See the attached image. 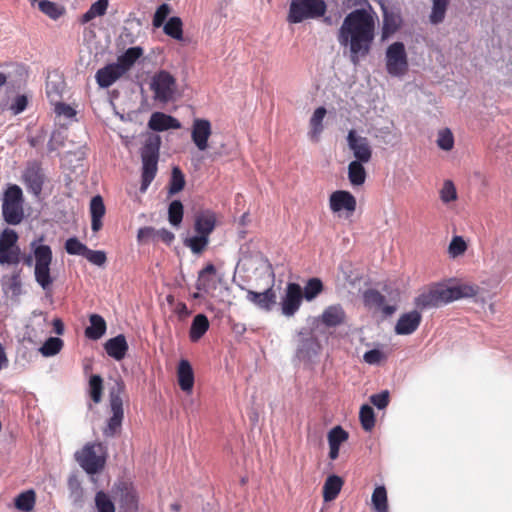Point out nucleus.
Returning a JSON list of instances; mask_svg holds the SVG:
<instances>
[{
  "label": "nucleus",
  "mask_w": 512,
  "mask_h": 512,
  "mask_svg": "<svg viewBox=\"0 0 512 512\" xmlns=\"http://www.w3.org/2000/svg\"><path fill=\"white\" fill-rule=\"evenodd\" d=\"M63 89V81L55 75V79H52L50 76L46 82V94L48 98L54 102L61 98Z\"/></svg>",
  "instance_id": "nucleus-43"
},
{
  "label": "nucleus",
  "mask_w": 512,
  "mask_h": 512,
  "mask_svg": "<svg viewBox=\"0 0 512 512\" xmlns=\"http://www.w3.org/2000/svg\"><path fill=\"white\" fill-rule=\"evenodd\" d=\"M91 229L98 232L102 227V218L105 214V205L100 195H96L90 202Z\"/></svg>",
  "instance_id": "nucleus-27"
},
{
  "label": "nucleus",
  "mask_w": 512,
  "mask_h": 512,
  "mask_svg": "<svg viewBox=\"0 0 512 512\" xmlns=\"http://www.w3.org/2000/svg\"><path fill=\"white\" fill-rule=\"evenodd\" d=\"M43 242V235L34 239L30 243L31 253L23 255L21 260L29 267L32 266L33 261H35V281L43 290H48L53 283V278L50 275V265L52 263L53 253L51 247Z\"/></svg>",
  "instance_id": "nucleus-2"
},
{
  "label": "nucleus",
  "mask_w": 512,
  "mask_h": 512,
  "mask_svg": "<svg viewBox=\"0 0 512 512\" xmlns=\"http://www.w3.org/2000/svg\"><path fill=\"white\" fill-rule=\"evenodd\" d=\"M440 199L444 204H449L457 199V190L451 180H445L440 189Z\"/></svg>",
  "instance_id": "nucleus-54"
},
{
  "label": "nucleus",
  "mask_w": 512,
  "mask_h": 512,
  "mask_svg": "<svg viewBox=\"0 0 512 512\" xmlns=\"http://www.w3.org/2000/svg\"><path fill=\"white\" fill-rule=\"evenodd\" d=\"M385 358L382 351L371 349L364 353L363 360L370 365H377Z\"/></svg>",
  "instance_id": "nucleus-61"
},
{
  "label": "nucleus",
  "mask_w": 512,
  "mask_h": 512,
  "mask_svg": "<svg viewBox=\"0 0 512 512\" xmlns=\"http://www.w3.org/2000/svg\"><path fill=\"white\" fill-rule=\"evenodd\" d=\"M55 113L57 115H63L66 118H72L76 114L75 110L70 105L65 104L63 102L56 103Z\"/></svg>",
  "instance_id": "nucleus-64"
},
{
  "label": "nucleus",
  "mask_w": 512,
  "mask_h": 512,
  "mask_svg": "<svg viewBox=\"0 0 512 512\" xmlns=\"http://www.w3.org/2000/svg\"><path fill=\"white\" fill-rule=\"evenodd\" d=\"M23 192L16 184H10L2 197V216L9 225H18L24 218Z\"/></svg>",
  "instance_id": "nucleus-7"
},
{
  "label": "nucleus",
  "mask_w": 512,
  "mask_h": 512,
  "mask_svg": "<svg viewBox=\"0 0 512 512\" xmlns=\"http://www.w3.org/2000/svg\"><path fill=\"white\" fill-rule=\"evenodd\" d=\"M184 207L180 200H173L168 207V221L173 227H179L183 220Z\"/></svg>",
  "instance_id": "nucleus-39"
},
{
  "label": "nucleus",
  "mask_w": 512,
  "mask_h": 512,
  "mask_svg": "<svg viewBox=\"0 0 512 512\" xmlns=\"http://www.w3.org/2000/svg\"><path fill=\"white\" fill-rule=\"evenodd\" d=\"M371 500L376 512H388L387 492L384 486L374 489Z\"/></svg>",
  "instance_id": "nucleus-41"
},
{
  "label": "nucleus",
  "mask_w": 512,
  "mask_h": 512,
  "mask_svg": "<svg viewBox=\"0 0 512 512\" xmlns=\"http://www.w3.org/2000/svg\"><path fill=\"white\" fill-rule=\"evenodd\" d=\"M150 88L156 101L168 103L174 99L177 90L176 79L168 71L160 70L152 77Z\"/></svg>",
  "instance_id": "nucleus-9"
},
{
  "label": "nucleus",
  "mask_w": 512,
  "mask_h": 512,
  "mask_svg": "<svg viewBox=\"0 0 512 512\" xmlns=\"http://www.w3.org/2000/svg\"><path fill=\"white\" fill-rule=\"evenodd\" d=\"M459 286L438 284L415 298V306L421 310L440 307L465 296Z\"/></svg>",
  "instance_id": "nucleus-6"
},
{
  "label": "nucleus",
  "mask_w": 512,
  "mask_h": 512,
  "mask_svg": "<svg viewBox=\"0 0 512 512\" xmlns=\"http://www.w3.org/2000/svg\"><path fill=\"white\" fill-rule=\"evenodd\" d=\"M23 181L26 188L35 196H39L42 192L44 175L40 165L36 162L28 165L23 173Z\"/></svg>",
  "instance_id": "nucleus-16"
},
{
  "label": "nucleus",
  "mask_w": 512,
  "mask_h": 512,
  "mask_svg": "<svg viewBox=\"0 0 512 512\" xmlns=\"http://www.w3.org/2000/svg\"><path fill=\"white\" fill-rule=\"evenodd\" d=\"M103 380L100 375H92L89 379V395L94 403L102 400Z\"/></svg>",
  "instance_id": "nucleus-47"
},
{
  "label": "nucleus",
  "mask_w": 512,
  "mask_h": 512,
  "mask_svg": "<svg viewBox=\"0 0 512 512\" xmlns=\"http://www.w3.org/2000/svg\"><path fill=\"white\" fill-rule=\"evenodd\" d=\"M65 250L69 255H78L84 257L88 247L79 241L76 237H70L65 242Z\"/></svg>",
  "instance_id": "nucleus-52"
},
{
  "label": "nucleus",
  "mask_w": 512,
  "mask_h": 512,
  "mask_svg": "<svg viewBox=\"0 0 512 512\" xmlns=\"http://www.w3.org/2000/svg\"><path fill=\"white\" fill-rule=\"evenodd\" d=\"M374 18L366 9L351 11L344 18L337 34L341 47L349 48V59L357 66L370 52L374 40Z\"/></svg>",
  "instance_id": "nucleus-1"
},
{
  "label": "nucleus",
  "mask_w": 512,
  "mask_h": 512,
  "mask_svg": "<svg viewBox=\"0 0 512 512\" xmlns=\"http://www.w3.org/2000/svg\"><path fill=\"white\" fill-rule=\"evenodd\" d=\"M422 316L417 310L404 313L395 325L397 335H410L417 330L421 323Z\"/></svg>",
  "instance_id": "nucleus-19"
},
{
  "label": "nucleus",
  "mask_w": 512,
  "mask_h": 512,
  "mask_svg": "<svg viewBox=\"0 0 512 512\" xmlns=\"http://www.w3.org/2000/svg\"><path fill=\"white\" fill-rule=\"evenodd\" d=\"M348 148L352 151L354 160L364 163L370 162L372 148L368 138L359 135L354 129L350 130L346 137Z\"/></svg>",
  "instance_id": "nucleus-12"
},
{
  "label": "nucleus",
  "mask_w": 512,
  "mask_h": 512,
  "mask_svg": "<svg viewBox=\"0 0 512 512\" xmlns=\"http://www.w3.org/2000/svg\"><path fill=\"white\" fill-rule=\"evenodd\" d=\"M161 138L158 135L149 136L141 148L142 173L140 191L145 192L154 180L158 170Z\"/></svg>",
  "instance_id": "nucleus-3"
},
{
  "label": "nucleus",
  "mask_w": 512,
  "mask_h": 512,
  "mask_svg": "<svg viewBox=\"0 0 512 512\" xmlns=\"http://www.w3.org/2000/svg\"><path fill=\"white\" fill-rule=\"evenodd\" d=\"M18 238L15 230L5 228L0 234V253L7 250V248L14 247L17 244Z\"/></svg>",
  "instance_id": "nucleus-49"
},
{
  "label": "nucleus",
  "mask_w": 512,
  "mask_h": 512,
  "mask_svg": "<svg viewBox=\"0 0 512 512\" xmlns=\"http://www.w3.org/2000/svg\"><path fill=\"white\" fill-rule=\"evenodd\" d=\"M400 17L387 8H383L382 38H387L399 28Z\"/></svg>",
  "instance_id": "nucleus-35"
},
{
  "label": "nucleus",
  "mask_w": 512,
  "mask_h": 512,
  "mask_svg": "<svg viewBox=\"0 0 512 512\" xmlns=\"http://www.w3.org/2000/svg\"><path fill=\"white\" fill-rule=\"evenodd\" d=\"M343 481L337 475L327 477L323 486V498L326 502L334 500L341 491Z\"/></svg>",
  "instance_id": "nucleus-32"
},
{
  "label": "nucleus",
  "mask_w": 512,
  "mask_h": 512,
  "mask_svg": "<svg viewBox=\"0 0 512 512\" xmlns=\"http://www.w3.org/2000/svg\"><path fill=\"white\" fill-rule=\"evenodd\" d=\"M299 343L296 350V356L304 362H311L317 356L320 345L316 337L307 330L299 332Z\"/></svg>",
  "instance_id": "nucleus-14"
},
{
  "label": "nucleus",
  "mask_w": 512,
  "mask_h": 512,
  "mask_svg": "<svg viewBox=\"0 0 512 512\" xmlns=\"http://www.w3.org/2000/svg\"><path fill=\"white\" fill-rule=\"evenodd\" d=\"M143 53L144 50L140 46L130 47L117 58L116 63L127 73Z\"/></svg>",
  "instance_id": "nucleus-29"
},
{
  "label": "nucleus",
  "mask_w": 512,
  "mask_h": 512,
  "mask_svg": "<svg viewBox=\"0 0 512 512\" xmlns=\"http://www.w3.org/2000/svg\"><path fill=\"white\" fill-rule=\"evenodd\" d=\"M106 353L116 361L122 360L128 351V343L123 334L110 338L104 344Z\"/></svg>",
  "instance_id": "nucleus-22"
},
{
  "label": "nucleus",
  "mask_w": 512,
  "mask_h": 512,
  "mask_svg": "<svg viewBox=\"0 0 512 512\" xmlns=\"http://www.w3.org/2000/svg\"><path fill=\"white\" fill-rule=\"evenodd\" d=\"M302 300V287L297 283H288L281 301L282 314L286 317L293 316L299 310Z\"/></svg>",
  "instance_id": "nucleus-13"
},
{
  "label": "nucleus",
  "mask_w": 512,
  "mask_h": 512,
  "mask_svg": "<svg viewBox=\"0 0 512 512\" xmlns=\"http://www.w3.org/2000/svg\"><path fill=\"white\" fill-rule=\"evenodd\" d=\"M182 20L177 17H171L163 26L164 33L173 39L182 40L183 29Z\"/></svg>",
  "instance_id": "nucleus-40"
},
{
  "label": "nucleus",
  "mask_w": 512,
  "mask_h": 512,
  "mask_svg": "<svg viewBox=\"0 0 512 512\" xmlns=\"http://www.w3.org/2000/svg\"><path fill=\"white\" fill-rule=\"evenodd\" d=\"M108 8V0H97L90 8L82 15L81 23L85 24L90 22L96 17L103 16Z\"/></svg>",
  "instance_id": "nucleus-37"
},
{
  "label": "nucleus",
  "mask_w": 512,
  "mask_h": 512,
  "mask_svg": "<svg viewBox=\"0 0 512 512\" xmlns=\"http://www.w3.org/2000/svg\"><path fill=\"white\" fill-rule=\"evenodd\" d=\"M38 8L41 12L54 20L58 19L62 14V10L58 7V5L48 0L39 1Z\"/></svg>",
  "instance_id": "nucleus-55"
},
{
  "label": "nucleus",
  "mask_w": 512,
  "mask_h": 512,
  "mask_svg": "<svg viewBox=\"0 0 512 512\" xmlns=\"http://www.w3.org/2000/svg\"><path fill=\"white\" fill-rule=\"evenodd\" d=\"M100 443H88L81 451L76 452L75 458L81 468L90 475L100 472L105 465V458L98 455L97 450H101Z\"/></svg>",
  "instance_id": "nucleus-11"
},
{
  "label": "nucleus",
  "mask_w": 512,
  "mask_h": 512,
  "mask_svg": "<svg viewBox=\"0 0 512 512\" xmlns=\"http://www.w3.org/2000/svg\"><path fill=\"white\" fill-rule=\"evenodd\" d=\"M216 225L215 214L210 210L201 211L195 216L194 229L197 234L206 236L213 232Z\"/></svg>",
  "instance_id": "nucleus-21"
},
{
  "label": "nucleus",
  "mask_w": 512,
  "mask_h": 512,
  "mask_svg": "<svg viewBox=\"0 0 512 512\" xmlns=\"http://www.w3.org/2000/svg\"><path fill=\"white\" fill-rule=\"evenodd\" d=\"M346 313L340 304L328 306L321 315L322 323L327 327H336L344 323Z\"/></svg>",
  "instance_id": "nucleus-25"
},
{
  "label": "nucleus",
  "mask_w": 512,
  "mask_h": 512,
  "mask_svg": "<svg viewBox=\"0 0 512 512\" xmlns=\"http://www.w3.org/2000/svg\"><path fill=\"white\" fill-rule=\"evenodd\" d=\"M327 437L329 446H336L340 448V445L348 439V433L338 425L328 432Z\"/></svg>",
  "instance_id": "nucleus-51"
},
{
  "label": "nucleus",
  "mask_w": 512,
  "mask_h": 512,
  "mask_svg": "<svg viewBox=\"0 0 512 512\" xmlns=\"http://www.w3.org/2000/svg\"><path fill=\"white\" fill-rule=\"evenodd\" d=\"M36 503V493L33 489L21 492L14 500L15 507L22 512H30Z\"/></svg>",
  "instance_id": "nucleus-33"
},
{
  "label": "nucleus",
  "mask_w": 512,
  "mask_h": 512,
  "mask_svg": "<svg viewBox=\"0 0 512 512\" xmlns=\"http://www.w3.org/2000/svg\"><path fill=\"white\" fill-rule=\"evenodd\" d=\"M68 488L70 491V498L75 505H79L83 501V490L80 482L75 476H70L68 479Z\"/></svg>",
  "instance_id": "nucleus-53"
},
{
  "label": "nucleus",
  "mask_w": 512,
  "mask_h": 512,
  "mask_svg": "<svg viewBox=\"0 0 512 512\" xmlns=\"http://www.w3.org/2000/svg\"><path fill=\"white\" fill-rule=\"evenodd\" d=\"M4 292H11L13 296L21 294L20 272H14L10 276H4L1 280Z\"/></svg>",
  "instance_id": "nucleus-38"
},
{
  "label": "nucleus",
  "mask_w": 512,
  "mask_h": 512,
  "mask_svg": "<svg viewBox=\"0 0 512 512\" xmlns=\"http://www.w3.org/2000/svg\"><path fill=\"white\" fill-rule=\"evenodd\" d=\"M327 10L324 0H291L287 21L292 24L323 17Z\"/></svg>",
  "instance_id": "nucleus-8"
},
{
  "label": "nucleus",
  "mask_w": 512,
  "mask_h": 512,
  "mask_svg": "<svg viewBox=\"0 0 512 512\" xmlns=\"http://www.w3.org/2000/svg\"><path fill=\"white\" fill-rule=\"evenodd\" d=\"M359 419L365 431H371L375 426V413L370 405H362L359 412Z\"/></svg>",
  "instance_id": "nucleus-46"
},
{
  "label": "nucleus",
  "mask_w": 512,
  "mask_h": 512,
  "mask_svg": "<svg viewBox=\"0 0 512 512\" xmlns=\"http://www.w3.org/2000/svg\"><path fill=\"white\" fill-rule=\"evenodd\" d=\"M437 145L444 151H449L454 146V137L450 129L445 128L438 132Z\"/></svg>",
  "instance_id": "nucleus-56"
},
{
  "label": "nucleus",
  "mask_w": 512,
  "mask_h": 512,
  "mask_svg": "<svg viewBox=\"0 0 512 512\" xmlns=\"http://www.w3.org/2000/svg\"><path fill=\"white\" fill-rule=\"evenodd\" d=\"M356 204L355 197L349 191L345 190L335 191L329 198L330 209L333 212H340L342 210L354 212Z\"/></svg>",
  "instance_id": "nucleus-17"
},
{
  "label": "nucleus",
  "mask_w": 512,
  "mask_h": 512,
  "mask_svg": "<svg viewBox=\"0 0 512 512\" xmlns=\"http://www.w3.org/2000/svg\"><path fill=\"white\" fill-rule=\"evenodd\" d=\"M363 298H364V303L366 306L378 308V309L382 310V312L386 316H390L396 311L395 306L385 305V301H386L385 296L382 295L377 290H373V289L367 290L364 293Z\"/></svg>",
  "instance_id": "nucleus-23"
},
{
  "label": "nucleus",
  "mask_w": 512,
  "mask_h": 512,
  "mask_svg": "<svg viewBox=\"0 0 512 512\" xmlns=\"http://www.w3.org/2000/svg\"><path fill=\"white\" fill-rule=\"evenodd\" d=\"M212 134L211 122L204 118H195L191 127V139L197 149L201 152L210 151L207 153V157L211 161H215L222 156L228 155L229 151L224 143L219 147H215L208 143V140Z\"/></svg>",
  "instance_id": "nucleus-4"
},
{
  "label": "nucleus",
  "mask_w": 512,
  "mask_h": 512,
  "mask_svg": "<svg viewBox=\"0 0 512 512\" xmlns=\"http://www.w3.org/2000/svg\"><path fill=\"white\" fill-rule=\"evenodd\" d=\"M450 0H432V8L429 14V22L438 25L445 19Z\"/></svg>",
  "instance_id": "nucleus-34"
},
{
  "label": "nucleus",
  "mask_w": 512,
  "mask_h": 512,
  "mask_svg": "<svg viewBox=\"0 0 512 512\" xmlns=\"http://www.w3.org/2000/svg\"><path fill=\"white\" fill-rule=\"evenodd\" d=\"M246 300L261 311L270 312L276 305L277 295L273 286L263 292L246 290Z\"/></svg>",
  "instance_id": "nucleus-15"
},
{
  "label": "nucleus",
  "mask_w": 512,
  "mask_h": 512,
  "mask_svg": "<svg viewBox=\"0 0 512 512\" xmlns=\"http://www.w3.org/2000/svg\"><path fill=\"white\" fill-rule=\"evenodd\" d=\"M148 127L153 131L161 132L169 129H179L181 123L173 116L162 112H154L150 116Z\"/></svg>",
  "instance_id": "nucleus-20"
},
{
  "label": "nucleus",
  "mask_w": 512,
  "mask_h": 512,
  "mask_svg": "<svg viewBox=\"0 0 512 512\" xmlns=\"http://www.w3.org/2000/svg\"><path fill=\"white\" fill-rule=\"evenodd\" d=\"M323 290L322 281L319 278H311L302 289L303 298L307 301L315 299Z\"/></svg>",
  "instance_id": "nucleus-42"
},
{
  "label": "nucleus",
  "mask_w": 512,
  "mask_h": 512,
  "mask_svg": "<svg viewBox=\"0 0 512 512\" xmlns=\"http://www.w3.org/2000/svg\"><path fill=\"white\" fill-rule=\"evenodd\" d=\"M209 329V320L205 314H197L191 323L189 337L192 342L200 340Z\"/></svg>",
  "instance_id": "nucleus-30"
},
{
  "label": "nucleus",
  "mask_w": 512,
  "mask_h": 512,
  "mask_svg": "<svg viewBox=\"0 0 512 512\" xmlns=\"http://www.w3.org/2000/svg\"><path fill=\"white\" fill-rule=\"evenodd\" d=\"M95 505L97 512H115L114 503L109 496L103 492L98 491L95 495Z\"/></svg>",
  "instance_id": "nucleus-50"
},
{
  "label": "nucleus",
  "mask_w": 512,
  "mask_h": 512,
  "mask_svg": "<svg viewBox=\"0 0 512 512\" xmlns=\"http://www.w3.org/2000/svg\"><path fill=\"white\" fill-rule=\"evenodd\" d=\"M387 73L393 77H402L408 70V59L402 42L389 45L385 53Z\"/></svg>",
  "instance_id": "nucleus-10"
},
{
  "label": "nucleus",
  "mask_w": 512,
  "mask_h": 512,
  "mask_svg": "<svg viewBox=\"0 0 512 512\" xmlns=\"http://www.w3.org/2000/svg\"><path fill=\"white\" fill-rule=\"evenodd\" d=\"M125 391V384L120 379L115 380L113 386L109 390L111 416L107 419L106 426L103 429V435L105 437H114L122 428V422L124 419L123 396L125 395Z\"/></svg>",
  "instance_id": "nucleus-5"
},
{
  "label": "nucleus",
  "mask_w": 512,
  "mask_h": 512,
  "mask_svg": "<svg viewBox=\"0 0 512 512\" xmlns=\"http://www.w3.org/2000/svg\"><path fill=\"white\" fill-rule=\"evenodd\" d=\"M215 273L216 268L213 264H208L201 269L198 273V280L196 283L197 290L207 293L213 289L215 287L213 281Z\"/></svg>",
  "instance_id": "nucleus-28"
},
{
  "label": "nucleus",
  "mask_w": 512,
  "mask_h": 512,
  "mask_svg": "<svg viewBox=\"0 0 512 512\" xmlns=\"http://www.w3.org/2000/svg\"><path fill=\"white\" fill-rule=\"evenodd\" d=\"M27 104V97L25 95H18L12 102L10 109L12 110L13 114L17 115L26 109Z\"/></svg>",
  "instance_id": "nucleus-63"
},
{
  "label": "nucleus",
  "mask_w": 512,
  "mask_h": 512,
  "mask_svg": "<svg viewBox=\"0 0 512 512\" xmlns=\"http://www.w3.org/2000/svg\"><path fill=\"white\" fill-rule=\"evenodd\" d=\"M185 186V177L179 167L175 166L172 169L169 194L174 195L180 192Z\"/></svg>",
  "instance_id": "nucleus-48"
},
{
  "label": "nucleus",
  "mask_w": 512,
  "mask_h": 512,
  "mask_svg": "<svg viewBox=\"0 0 512 512\" xmlns=\"http://www.w3.org/2000/svg\"><path fill=\"white\" fill-rule=\"evenodd\" d=\"M169 13H170L169 5L166 4V3L161 4L157 8V10H156V12L154 14L153 26L157 27V28L161 27L164 24V22H165L167 16L169 15Z\"/></svg>",
  "instance_id": "nucleus-59"
},
{
  "label": "nucleus",
  "mask_w": 512,
  "mask_h": 512,
  "mask_svg": "<svg viewBox=\"0 0 512 512\" xmlns=\"http://www.w3.org/2000/svg\"><path fill=\"white\" fill-rule=\"evenodd\" d=\"M126 74L121 66L116 62L110 63L99 69L95 74V79L99 87L108 88L113 85L119 78Z\"/></svg>",
  "instance_id": "nucleus-18"
},
{
  "label": "nucleus",
  "mask_w": 512,
  "mask_h": 512,
  "mask_svg": "<svg viewBox=\"0 0 512 512\" xmlns=\"http://www.w3.org/2000/svg\"><path fill=\"white\" fill-rule=\"evenodd\" d=\"M467 249L466 242L461 236H454L449 244L448 252L453 258L462 255Z\"/></svg>",
  "instance_id": "nucleus-57"
},
{
  "label": "nucleus",
  "mask_w": 512,
  "mask_h": 512,
  "mask_svg": "<svg viewBox=\"0 0 512 512\" xmlns=\"http://www.w3.org/2000/svg\"><path fill=\"white\" fill-rule=\"evenodd\" d=\"M370 402L379 410L386 408L389 404V391L383 390L380 393L371 395Z\"/></svg>",
  "instance_id": "nucleus-60"
},
{
  "label": "nucleus",
  "mask_w": 512,
  "mask_h": 512,
  "mask_svg": "<svg viewBox=\"0 0 512 512\" xmlns=\"http://www.w3.org/2000/svg\"><path fill=\"white\" fill-rule=\"evenodd\" d=\"M89 326L85 328V336L90 340H98L107 329L106 321L99 314H91L89 316Z\"/></svg>",
  "instance_id": "nucleus-26"
},
{
  "label": "nucleus",
  "mask_w": 512,
  "mask_h": 512,
  "mask_svg": "<svg viewBox=\"0 0 512 512\" xmlns=\"http://www.w3.org/2000/svg\"><path fill=\"white\" fill-rule=\"evenodd\" d=\"M326 113H327V111H326L325 107H323V106L318 107L314 111V113L310 119V127H311L310 136H311V139L314 141L318 140L320 134L323 131L322 122H323V119H324Z\"/></svg>",
  "instance_id": "nucleus-36"
},
{
  "label": "nucleus",
  "mask_w": 512,
  "mask_h": 512,
  "mask_svg": "<svg viewBox=\"0 0 512 512\" xmlns=\"http://www.w3.org/2000/svg\"><path fill=\"white\" fill-rule=\"evenodd\" d=\"M177 377L180 388L184 392H190L194 385V372L188 360H180L177 369Z\"/></svg>",
  "instance_id": "nucleus-24"
},
{
  "label": "nucleus",
  "mask_w": 512,
  "mask_h": 512,
  "mask_svg": "<svg viewBox=\"0 0 512 512\" xmlns=\"http://www.w3.org/2000/svg\"><path fill=\"white\" fill-rule=\"evenodd\" d=\"M156 240V229L153 227H142L137 232V241L139 243H144L149 240Z\"/></svg>",
  "instance_id": "nucleus-62"
},
{
  "label": "nucleus",
  "mask_w": 512,
  "mask_h": 512,
  "mask_svg": "<svg viewBox=\"0 0 512 512\" xmlns=\"http://www.w3.org/2000/svg\"><path fill=\"white\" fill-rule=\"evenodd\" d=\"M209 243V238L200 234L188 237L184 240V245L194 253L200 254Z\"/></svg>",
  "instance_id": "nucleus-45"
},
{
  "label": "nucleus",
  "mask_w": 512,
  "mask_h": 512,
  "mask_svg": "<svg viewBox=\"0 0 512 512\" xmlns=\"http://www.w3.org/2000/svg\"><path fill=\"white\" fill-rule=\"evenodd\" d=\"M84 258H86L91 264L96 266H104L107 261L106 253L102 250H91L87 249Z\"/></svg>",
  "instance_id": "nucleus-58"
},
{
  "label": "nucleus",
  "mask_w": 512,
  "mask_h": 512,
  "mask_svg": "<svg viewBox=\"0 0 512 512\" xmlns=\"http://www.w3.org/2000/svg\"><path fill=\"white\" fill-rule=\"evenodd\" d=\"M63 347V340L58 337H49L40 347V353L45 357H51L60 352Z\"/></svg>",
  "instance_id": "nucleus-44"
},
{
  "label": "nucleus",
  "mask_w": 512,
  "mask_h": 512,
  "mask_svg": "<svg viewBox=\"0 0 512 512\" xmlns=\"http://www.w3.org/2000/svg\"><path fill=\"white\" fill-rule=\"evenodd\" d=\"M364 162L351 161L348 165V179L354 187L361 186L365 183L367 173L363 166Z\"/></svg>",
  "instance_id": "nucleus-31"
}]
</instances>
